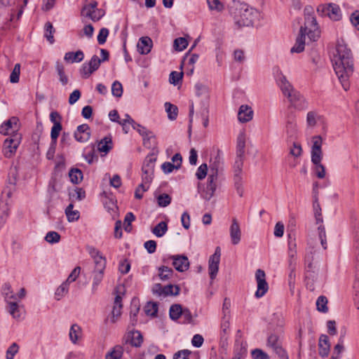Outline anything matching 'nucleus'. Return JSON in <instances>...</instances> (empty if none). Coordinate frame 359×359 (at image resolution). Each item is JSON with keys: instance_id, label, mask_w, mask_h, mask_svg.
<instances>
[{"instance_id": "nucleus-1", "label": "nucleus", "mask_w": 359, "mask_h": 359, "mask_svg": "<svg viewBox=\"0 0 359 359\" xmlns=\"http://www.w3.org/2000/svg\"><path fill=\"white\" fill-rule=\"evenodd\" d=\"M306 36L311 41H316L320 37V29L311 7L304 8V23L301 26L295 44L291 48L292 53H301L304 50Z\"/></svg>"}, {"instance_id": "nucleus-2", "label": "nucleus", "mask_w": 359, "mask_h": 359, "mask_svg": "<svg viewBox=\"0 0 359 359\" xmlns=\"http://www.w3.org/2000/svg\"><path fill=\"white\" fill-rule=\"evenodd\" d=\"M277 85L280 88L283 94L287 97L291 104L297 110H304L308 107V103L305 98L296 90L287 81L286 76L281 71L277 69L274 73Z\"/></svg>"}, {"instance_id": "nucleus-3", "label": "nucleus", "mask_w": 359, "mask_h": 359, "mask_svg": "<svg viewBox=\"0 0 359 359\" xmlns=\"http://www.w3.org/2000/svg\"><path fill=\"white\" fill-rule=\"evenodd\" d=\"M235 23L238 27H249L253 25L259 16V12L255 8L246 4L237 2L235 4V11L233 13Z\"/></svg>"}, {"instance_id": "nucleus-4", "label": "nucleus", "mask_w": 359, "mask_h": 359, "mask_svg": "<svg viewBox=\"0 0 359 359\" xmlns=\"http://www.w3.org/2000/svg\"><path fill=\"white\" fill-rule=\"evenodd\" d=\"M313 145L311 147V161L315 165V172L316 176L323 179L325 176V168L321 163L323 152L321 149L323 139L321 136L316 135L312 138Z\"/></svg>"}, {"instance_id": "nucleus-5", "label": "nucleus", "mask_w": 359, "mask_h": 359, "mask_svg": "<svg viewBox=\"0 0 359 359\" xmlns=\"http://www.w3.org/2000/svg\"><path fill=\"white\" fill-rule=\"evenodd\" d=\"M331 61L334 67H353L354 65L351 50L339 43L337 45Z\"/></svg>"}, {"instance_id": "nucleus-6", "label": "nucleus", "mask_w": 359, "mask_h": 359, "mask_svg": "<svg viewBox=\"0 0 359 359\" xmlns=\"http://www.w3.org/2000/svg\"><path fill=\"white\" fill-rule=\"evenodd\" d=\"M244 156H238L233 164V182L237 194L241 197L243 195L244 189L243 187V167Z\"/></svg>"}, {"instance_id": "nucleus-7", "label": "nucleus", "mask_w": 359, "mask_h": 359, "mask_svg": "<svg viewBox=\"0 0 359 359\" xmlns=\"http://www.w3.org/2000/svg\"><path fill=\"white\" fill-rule=\"evenodd\" d=\"M266 346L280 359H289L288 355L283 347V341L280 337L276 334H271L266 341Z\"/></svg>"}, {"instance_id": "nucleus-8", "label": "nucleus", "mask_w": 359, "mask_h": 359, "mask_svg": "<svg viewBox=\"0 0 359 359\" xmlns=\"http://www.w3.org/2000/svg\"><path fill=\"white\" fill-rule=\"evenodd\" d=\"M219 173L209 171L206 189L204 190L202 196L209 201L215 194L218 185Z\"/></svg>"}, {"instance_id": "nucleus-9", "label": "nucleus", "mask_w": 359, "mask_h": 359, "mask_svg": "<svg viewBox=\"0 0 359 359\" xmlns=\"http://www.w3.org/2000/svg\"><path fill=\"white\" fill-rule=\"evenodd\" d=\"M255 278L257 284L255 297L260 298L263 297L269 290V285L266 281L265 272L262 269H257L255 273Z\"/></svg>"}, {"instance_id": "nucleus-10", "label": "nucleus", "mask_w": 359, "mask_h": 359, "mask_svg": "<svg viewBox=\"0 0 359 359\" xmlns=\"http://www.w3.org/2000/svg\"><path fill=\"white\" fill-rule=\"evenodd\" d=\"M20 144V138L18 134L5 140L3 144V153L6 158H11L16 151Z\"/></svg>"}, {"instance_id": "nucleus-11", "label": "nucleus", "mask_w": 359, "mask_h": 359, "mask_svg": "<svg viewBox=\"0 0 359 359\" xmlns=\"http://www.w3.org/2000/svg\"><path fill=\"white\" fill-rule=\"evenodd\" d=\"M223 165L222 152L219 149H214L210 155L209 171L219 173Z\"/></svg>"}, {"instance_id": "nucleus-12", "label": "nucleus", "mask_w": 359, "mask_h": 359, "mask_svg": "<svg viewBox=\"0 0 359 359\" xmlns=\"http://www.w3.org/2000/svg\"><path fill=\"white\" fill-rule=\"evenodd\" d=\"M220 256V248L217 247L215 250V253L210 256L208 262V271L211 280H214L217 276L219 270Z\"/></svg>"}, {"instance_id": "nucleus-13", "label": "nucleus", "mask_w": 359, "mask_h": 359, "mask_svg": "<svg viewBox=\"0 0 359 359\" xmlns=\"http://www.w3.org/2000/svg\"><path fill=\"white\" fill-rule=\"evenodd\" d=\"M318 11H321L324 15H327L333 20H339L341 18V10L339 6L330 4L327 6H320Z\"/></svg>"}, {"instance_id": "nucleus-14", "label": "nucleus", "mask_w": 359, "mask_h": 359, "mask_svg": "<svg viewBox=\"0 0 359 359\" xmlns=\"http://www.w3.org/2000/svg\"><path fill=\"white\" fill-rule=\"evenodd\" d=\"M19 120L13 116L0 126V133L4 135H11L18 131L19 128Z\"/></svg>"}, {"instance_id": "nucleus-15", "label": "nucleus", "mask_w": 359, "mask_h": 359, "mask_svg": "<svg viewBox=\"0 0 359 359\" xmlns=\"http://www.w3.org/2000/svg\"><path fill=\"white\" fill-rule=\"evenodd\" d=\"M168 259L172 260V266L180 272H184L189 267V259L185 255H172Z\"/></svg>"}, {"instance_id": "nucleus-16", "label": "nucleus", "mask_w": 359, "mask_h": 359, "mask_svg": "<svg viewBox=\"0 0 359 359\" xmlns=\"http://www.w3.org/2000/svg\"><path fill=\"white\" fill-rule=\"evenodd\" d=\"M343 88L346 91L349 89V77L353 73V69H334Z\"/></svg>"}, {"instance_id": "nucleus-17", "label": "nucleus", "mask_w": 359, "mask_h": 359, "mask_svg": "<svg viewBox=\"0 0 359 359\" xmlns=\"http://www.w3.org/2000/svg\"><path fill=\"white\" fill-rule=\"evenodd\" d=\"M88 249L90 255L94 259L95 266L100 270H104L107 262L105 257L102 255L98 250L93 247H90Z\"/></svg>"}, {"instance_id": "nucleus-18", "label": "nucleus", "mask_w": 359, "mask_h": 359, "mask_svg": "<svg viewBox=\"0 0 359 359\" xmlns=\"http://www.w3.org/2000/svg\"><path fill=\"white\" fill-rule=\"evenodd\" d=\"M122 297L120 295H116L114 302V306L111 313V316L109 317V320L111 323H115L119 319L121 316L122 310Z\"/></svg>"}, {"instance_id": "nucleus-19", "label": "nucleus", "mask_w": 359, "mask_h": 359, "mask_svg": "<svg viewBox=\"0 0 359 359\" xmlns=\"http://www.w3.org/2000/svg\"><path fill=\"white\" fill-rule=\"evenodd\" d=\"M74 137L79 142H87L90 137V127L88 124H82L77 127L74 132Z\"/></svg>"}, {"instance_id": "nucleus-20", "label": "nucleus", "mask_w": 359, "mask_h": 359, "mask_svg": "<svg viewBox=\"0 0 359 359\" xmlns=\"http://www.w3.org/2000/svg\"><path fill=\"white\" fill-rule=\"evenodd\" d=\"M253 114V110L250 106L243 104L239 107L238 111V120L241 123L249 122L252 119Z\"/></svg>"}, {"instance_id": "nucleus-21", "label": "nucleus", "mask_w": 359, "mask_h": 359, "mask_svg": "<svg viewBox=\"0 0 359 359\" xmlns=\"http://www.w3.org/2000/svg\"><path fill=\"white\" fill-rule=\"evenodd\" d=\"M229 231L232 244H238L241 239V231L238 222L236 218H233L232 219V224L230 226Z\"/></svg>"}, {"instance_id": "nucleus-22", "label": "nucleus", "mask_w": 359, "mask_h": 359, "mask_svg": "<svg viewBox=\"0 0 359 359\" xmlns=\"http://www.w3.org/2000/svg\"><path fill=\"white\" fill-rule=\"evenodd\" d=\"M330 350L329 338L326 334H321L318 342V353L321 357H327Z\"/></svg>"}, {"instance_id": "nucleus-23", "label": "nucleus", "mask_w": 359, "mask_h": 359, "mask_svg": "<svg viewBox=\"0 0 359 359\" xmlns=\"http://www.w3.org/2000/svg\"><path fill=\"white\" fill-rule=\"evenodd\" d=\"M152 47V41L149 36L141 37L137 43V51L141 54H148Z\"/></svg>"}, {"instance_id": "nucleus-24", "label": "nucleus", "mask_w": 359, "mask_h": 359, "mask_svg": "<svg viewBox=\"0 0 359 359\" xmlns=\"http://www.w3.org/2000/svg\"><path fill=\"white\" fill-rule=\"evenodd\" d=\"M83 58V52L81 50H79L76 52L66 53L64 57V60L67 62V64H73L75 62H81Z\"/></svg>"}, {"instance_id": "nucleus-25", "label": "nucleus", "mask_w": 359, "mask_h": 359, "mask_svg": "<svg viewBox=\"0 0 359 359\" xmlns=\"http://www.w3.org/2000/svg\"><path fill=\"white\" fill-rule=\"evenodd\" d=\"M142 183L140 187H142V191H146L153 180L154 171L146 170H142Z\"/></svg>"}, {"instance_id": "nucleus-26", "label": "nucleus", "mask_w": 359, "mask_h": 359, "mask_svg": "<svg viewBox=\"0 0 359 359\" xmlns=\"http://www.w3.org/2000/svg\"><path fill=\"white\" fill-rule=\"evenodd\" d=\"M296 243L294 238H292L290 234L288 236V257L290 266H295L296 264Z\"/></svg>"}, {"instance_id": "nucleus-27", "label": "nucleus", "mask_w": 359, "mask_h": 359, "mask_svg": "<svg viewBox=\"0 0 359 359\" xmlns=\"http://www.w3.org/2000/svg\"><path fill=\"white\" fill-rule=\"evenodd\" d=\"M81 14L90 18L91 20L97 22L104 15V11L98 8H94L93 10H82Z\"/></svg>"}, {"instance_id": "nucleus-28", "label": "nucleus", "mask_w": 359, "mask_h": 359, "mask_svg": "<svg viewBox=\"0 0 359 359\" xmlns=\"http://www.w3.org/2000/svg\"><path fill=\"white\" fill-rule=\"evenodd\" d=\"M245 148V135L241 133L237 137L236 142V156H244Z\"/></svg>"}, {"instance_id": "nucleus-29", "label": "nucleus", "mask_w": 359, "mask_h": 359, "mask_svg": "<svg viewBox=\"0 0 359 359\" xmlns=\"http://www.w3.org/2000/svg\"><path fill=\"white\" fill-rule=\"evenodd\" d=\"M322 116L317 111H310L306 114V124L308 127L313 128Z\"/></svg>"}, {"instance_id": "nucleus-30", "label": "nucleus", "mask_w": 359, "mask_h": 359, "mask_svg": "<svg viewBox=\"0 0 359 359\" xmlns=\"http://www.w3.org/2000/svg\"><path fill=\"white\" fill-rule=\"evenodd\" d=\"M123 354V348L121 345H116L106 355L105 359H121Z\"/></svg>"}, {"instance_id": "nucleus-31", "label": "nucleus", "mask_w": 359, "mask_h": 359, "mask_svg": "<svg viewBox=\"0 0 359 359\" xmlns=\"http://www.w3.org/2000/svg\"><path fill=\"white\" fill-rule=\"evenodd\" d=\"M9 215L8 204L3 201H0V229L6 224Z\"/></svg>"}, {"instance_id": "nucleus-32", "label": "nucleus", "mask_w": 359, "mask_h": 359, "mask_svg": "<svg viewBox=\"0 0 359 359\" xmlns=\"http://www.w3.org/2000/svg\"><path fill=\"white\" fill-rule=\"evenodd\" d=\"M69 336L70 341L74 344H76L81 336V327L77 324H73L70 327Z\"/></svg>"}, {"instance_id": "nucleus-33", "label": "nucleus", "mask_w": 359, "mask_h": 359, "mask_svg": "<svg viewBox=\"0 0 359 359\" xmlns=\"http://www.w3.org/2000/svg\"><path fill=\"white\" fill-rule=\"evenodd\" d=\"M156 161V156L154 154H151L145 158L142 170H152L154 171L155 163Z\"/></svg>"}, {"instance_id": "nucleus-34", "label": "nucleus", "mask_w": 359, "mask_h": 359, "mask_svg": "<svg viewBox=\"0 0 359 359\" xmlns=\"http://www.w3.org/2000/svg\"><path fill=\"white\" fill-rule=\"evenodd\" d=\"M74 205L70 203L65 209V214L69 222L77 221L79 219L80 213L78 210H73Z\"/></svg>"}, {"instance_id": "nucleus-35", "label": "nucleus", "mask_w": 359, "mask_h": 359, "mask_svg": "<svg viewBox=\"0 0 359 359\" xmlns=\"http://www.w3.org/2000/svg\"><path fill=\"white\" fill-rule=\"evenodd\" d=\"M165 109L168 114V117L170 120L174 121L177 118L178 114V108L176 105L171 104L170 102H165Z\"/></svg>"}, {"instance_id": "nucleus-36", "label": "nucleus", "mask_w": 359, "mask_h": 359, "mask_svg": "<svg viewBox=\"0 0 359 359\" xmlns=\"http://www.w3.org/2000/svg\"><path fill=\"white\" fill-rule=\"evenodd\" d=\"M112 141L111 137H104L98 143V150L101 152L107 153L111 149Z\"/></svg>"}, {"instance_id": "nucleus-37", "label": "nucleus", "mask_w": 359, "mask_h": 359, "mask_svg": "<svg viewBox=\"0 0 359 359\" xmlns=\"http://www.w3.org/2000/svg\"><path fill=\"white\" fill-rule=\"evenodd\" d=\"M8 312L15 319L21 318V309L15 302H8Z\"/></svg>"}, {"instance_id": "nucleus-38", "label": "nucleus", "mask_w": 359, "mask_h": 359, "mask_svg": "<svg viewBox=\"0 0 359 359\" xmlns=\"http://www.w3.org/2000/svg\"><path fill=\"white\" fill-rule=\"evenodd\" d=\"M183 308L180 304H173L169 310V315L172 320H177L180 318Z\"/></svg>"}, {"instance_id": "nucleus-39", "label": "nucleus", "mask_w": 359, "mask_h": 359, "mask_svg": "<svg viewBox=\"0 0 359 359\" xmlns=\"http://www.w3.org/2000/svg\"><path fill=\"white\" fill-rule=\"evenodd\" d=\"M140 311V306L137 304L136 301L133 300L130 306V323L133 325H135L137 321V314Z\"/></svg>"}, {"instance_id": "nucleus-40", "label": "nucleus", "mask_w": 359, "mask_h": 359, "mask_svg": "<svg viewBox=\"0 0 359 359\" xmlns=\"http://www.w3.org/2000/svg\"><path fill=\"white\" fill-rule=\"evenodd\" d=\"M158 272V276L162 280H167L173 275V270L166 266L159 267Z\"/></svg>"}, {"instance_id": "nucleus-41", "label": "nucleus", "mask_w": 359, "mask_h": 359, "mask_svg": "<svg viewBox=\"0 0 359 359\" xmlns=\"http://www.w3.org/2000/svg\"><path fill=\"white\" fill-rule=\"evenodd\" d=\"M168 231V225L165 222H161L153 229L152 233L157 237H162Z\"/></svg>"}, {"instance_id": "nucleus-42", "label": "nucleus", "mask_w": 359, "mask_h": 359, "mask_svg": "<svg viewBox=\"0 0 359 359\" xmlns=\"http://www.w3.org/2000/svg\"><path fill=\"white\" fill-rule=\"evenodd\" d=\"M230 318H222L220 336L222 339H226L230 332Z\"/></svg>"}, {"instance_id": "nucleus-43", "label": "nucleus", "mask_w": 359, "mask_h": 359, "mask_svg": "<svg viewBox=\"0 0 359 359\" xmlns=\"http://www.w3.org/2000/svg\"><path fill=\"white\" fill-rule=\"evenodd\" d=\"M144 311L147 316L155 317L158 312V304L155 302H149L144 306Z\"/></svg>"}, {"instance_id": "nucleus-44", "label": "nucleus", "mask_w": 359, "mask_h": 359, "mask_svg": "<svg viewBox=\"0 0 359 359\" xmlns=\"http://www.w3.org/2000/svg\"><path fill=\"white\" fill-rule=\"evenodd\" d=\"M130 344L132 346L139 347L141 346L143 341V337L139 331H133L130 333Z\"/></svg>"}, {"instance_id": "nucleus-45", "label": "nucleus", "mask_w": 359, "mask_h": 359, "mask_svg": "<svg viewBox=\"0 0 359 359\" xmlns=\"http://www.w3.org/2000/svg\"><path fill=\"white\" fill-rule=\"evenodd\" d=\"M44 29H45L44 36L50 42V43H51V44L53 43V42H54L53 34L55 32V29H54L52 23L50 22H47L45 24Z\"/></svg>"}, {"instance_id": "nucleus-46", "label": "nucleus", "mask_w": 359, "mask_h": 359, "mask_svg": "<svg viewBox=\"0 0 359 359\" xmlns=\"http://www.w3.org/2000/svg\"><path fill=\"white\" fill-rule=\"evenodd\" d=\"M184 72L182 71H173L170 74L169 81L171 84L177 86L182 82Z\"/></svg>"}, {"instance_id": "nucleus-47", "label": "nucleus", "mask_w": 359, "mask_h": 359, "mask_svg": "<svg viewBox=\"0 0 359 359\" xmlns=\"http://www.w3.org/2000/svg\"><path fill=\"white\" fill-rule=\"evenodd\" d=\"M69 284L65 281L63 282L56 290L55 297L57 300H60L69 291Z\"/></svg>"}, {"instance_id": "nucleus-48", "label": "nucleus", "mask_w": 359, "mask_h": 359, "mask_svg": "<svg viewBox=\"0 0 359 359\" xmlns=\"http://www.w3.org/2000/svg\"><path fill=\"white\" fill-rule=\"evenodd\" d=\"M188 46L187 40L184 37H179L175 39L173 48L177 51H182Z\"/></svg>"}, {"instance_id": "nucleus-49", "label": "nucleus", "mask_w": 359, "mask_h": 359, "mask_svg": "<svg viewBox=\"0 0 359 359\" xmlns=\"http://www.w3.org/2000/svg\"><path fill=\"white\" fill-rule=\"evenodd\" d=\"M313 206V210H314V215H315L316 223L318 224V223L323 222L321 208L318 203V199L317 196H315Z\"/></svg>"}, {"instance_id": "nucleus-50", "label": "nucleus", "mask_w": 359, "mask_h": 359, "mask_svg": "<svg viewBox=\"0 0 359 359\" xmlns=\"http://www.w3.org/2000/svg\"><path fill=\"white\" fill-rule=\"evenodd\" d=\"M69 176L72 183L78 184L83 178V173L79 169H72L69 171Z\"/></svg>"}, {"instance_id": "nucleus-51", "label": "nucleus", "mask_w": 359, "mask_h": 359, "mask_svg": "<svg viewBox=\"0 0 359 359\" xmlns=\"http://www.w3.org/2000/svg\"><path fill=\"white\" fill-rule=\"evenodd\" d=\"M207 4L210 11L222 12L224 8V4L219 0H207Z\"/></svg>"}, {"instance_id": "nucleus-52", "label": "nucleus", "mask_w": 359, "mask_h": 359, "mask_svg": "<svg viewBox=\"0 0 359 359\" xmlns=\"http://www.w3.org/2000/svg\"><path fill=\"white\" fill-rule=\"evenodd\" d=\"M327 299L324 296H320L316 301V306L318 311L322 313H327L328 311L327 308Z\"/></svg>"}, {"instance_id": "nucleus-53", "label": "nucleus", "mask_w": 359, "mask_h": 359, "mask_svg": "<svg viewBox=\"0 0 359 359\" xmlns=\"http://www.w3.org/2000/svg\"><path fill=\"white\" fill-rule=\"evenodd\" d=\"M104 270H100L97 266L95 267L94 276H93V289L96 288L99 284L101 283L103 278Z\"/></svg>"}, {"instance_id": "nucleus-54", "label": "nucleus", "mask_w": 359, "mask_h": 359, "mask_svg": "<svg viewBox=\"0 0 359 359\" xmlns=\"http://www.w3.org/2000/svg\"><path fill=\"white\" fill-rule=\"evenodd\" d=\"M19 345L17 343H12L11 345L6 350V358L14 359L15 354H17L19 351Z\"/></svg>"}, {"instance_id": "nucleus-55", "label": "nucleus", "mask_w": 359, "mask_h": 359, "mask_svg": "<svg viewBox=\"0 0 359 359\" xmlns=\"http://www.w3.org/2000/svg\"><path fill=\"white\" fill-rule=\"evenodd\" d=\"M62 127L60 123H55V124H53L50 132L51 142H57V137L62 130Z\"/></svg>"}, {"instance_id": "nucleus-56", "label": "nucleus", "mask_w": 359, "mask_h": 359, "mask_svg": "<svg viewBox=\"0 0 359 359\" xmlns=\"http://www.w3.org/2000/svg\"><path fill=\"white\" fill-rule=\"evenodd\" d=\"M313 256L311 252L305 255V270L306 272H313L314 266L313 264Z\"/></svg>"}, {"instance_id": "nucleus-57", "label": "nucleus", "mask_w": 359, "mask_h": 359, "mask_svg": "<svg viewBox=\"0 0 359 359\" xmlns=\"http://www.w3.org/2000/svg\"><path fill=\"white\" fill-rule=\"evenodd\" d=\"M180 292V288L177 285H168L163 287V296L177 295Z\"/></svg>"}, {"instance_id": "nucleus-58", "label": "nucleus", "mask_w": 359, "mask_h": 359, "mask_svg": "<svg viewBox=\"0 0 359 359\" xmlns=\"http://www.w3.org/2000/svg\"><path fill=\"white\" fill-rule=\"evenodd\" d=\"M198 59V55L196 54H189L184 57V61L181 64L180 67L186 65H194Z\"/></svg>"}, {"instance_id": "nucleus-59", "label": "nucleus", "mask_w": 359, "mask_h": 359, "mask_svg": "<svg viewBox=\"0 0 359 359\" xmlns=\"http://www.w3.org/2000/svg\"><path fill=\"white\" fill-rule=\"evenodd\" d=\"M60 239V235L56 231H49L45 237V240L52 244L58 243Z\"/></svg>"}, {"instance_id": "nucleus-60", "label": "nucleus", "mask_w": 359, "mask_h": 359, "mask_svg": "<svg viewBox=\"0 0 359 359\" xmlns=\"http://www.w3.org/2000/svg\"><path fill=\"white\" fill-rule=\"evenodd\" d=\"M158 204L161 207H166L171 202V197L167 194H163L157 198Z\"/></svg>"}, {"instance_id": "nucleus-61", "label": "nucleus", "mask_w": 359, "mask_h": 359, "mask_svg": "<svg viewBox=\"0 0 359 359\" xmlns=\"http://www.w3.org/2000/svg\"><path fill=\"white\" fill-rule=\"evenodd\" d=\"M231 302L229 299L225 298L222 305V318H230Z\"/></svg>"}, {"instance_id": "nucleus-62", "label": "nucleus", "mask_w": 359, "mask_h": 359, "mask_svg": "<svg viewBox=\"0 0 359 359\" xmlns=\"http://www.w3.org/2000/svg\"><path fill=\"white\" fill-rule=\"evenodd\" d=\"M112 95L115 97H120L123 94V87L120 82L114 81L111 86Z\"/></svg>"}, {"instance_id": "nucleus-63", "label": "nucleus", "mask_w": 359, "mask_h": 359, "mask_svg": "<svg viewBox=\"0 0 359 359\" xmlns=\"http://www.w3.org/2000/svg\"><path fill=\"white\" fill-rule=\"evenodd\" d=\"M251 354L253 359H270L269 355L259 348L252 350Z\"/></svg>"}, {"instance_id": "nucleus-64", "label": "nucleus", "mask_w": 359, "mask_h": 359, "mask_svg": "<svg viewBox=\"0 0 359 359\" xmlns=\"http://www.w3.org/2000/svg\"><path fill=\"white\" fill-rule=\"evenodd\" d=\"M208 165L206 163L201 164L197 169L196 176L199 180H203L208 173Z\"/></svg>"}]
</instances>
